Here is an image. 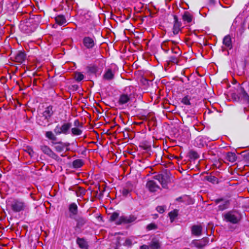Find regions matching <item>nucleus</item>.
Wrapping results in <instances>:
<instances>
[{
	"mask_svg": "<svg viewBox=\"0 0 249 249\" xmlns=\"http://www.w3.org/2000/svg\"><path fill=\"white\" fill-rule=\"evenodd\" d=\"M142 147L144 149L146 150H147L150 148V146H147V145L142 146Z\"/></svg>",
	"mask_w": 249,
	"mask_h": 249,
	"instance_id": "3c124183",
	"label": "nucleus"
},
{
	"mask_svg": "<svg viewBox=\"0 0 249 249\" xmlns=\"http://www.w3.org/2000/svg\"><path fill=\"white\" fill-rule=\"evenodd\" d=\"M54 111L53 110V107L52 106H49L45 108V110L43 111L42 115L44 119L48 123L51 117L53 114Z\"/></svg>",
	"mask_w": 249,
	"mask_h": 249,
	"instance_id": "f8f14e48",
	"label": "nucleus"
},
{
	"mask_svg": "<svg viewBox=\"0 0 249 249\" xmlns=\"http://www.w3.org/2000/svg\"><path fill=\"white\" fill-rule=\"evenodd\" d=\"M156 210L160 213H162L165 211L164 207L162 206H158L156 208Z\"/></svg>",
	"mask_w": 249,
	"mask_h": 249,
	"instance_id": "c03bdc74",
	"label": "nucleus"
},
{
	"mask_svg": "<svg viewBox=\"0 0 249 249\" xmlns=\"http://www.w3.org/2000/svg\"><path fill=\"white\" fill-rule=\"evenodd\" d=\"M83 44L86 48L89 50L93 49L96 44L94 38L89 36H85L83 38Z\"/></svg>",
	"mask_w": 249,
	"mask_h": 249,
	"instance_id": "1a4fd4ad",
	"label": "nucleus"
},
{
	"mask_svg": "<svg viewBox=\"0 0 249 249\" xmlns=\"http://www.w3.org/2000/svg\"><path fill=\"white\" fill-rule=\"evenodd\" d=\"M216 204H220L218 206V210L219 211H223L228 209L230 205V201L224 198H218L214 200Z\"/></svg>",
	"mask_w": 249,
	"mask_h": 249,
	"instance_id": "6e6552de",
	"label": "nucleus"
},
{
	"mask_svg": "<svg viewBox=\"0 0 249 249\" xmlns=\"http://www.w3.org/2000/svg\"><path fill=\"white\" fill-rule=\"evenodd\" d=\"M125 243L126 245H131V242L130 241V240L129 239H126L125 241Z\"/></svg>",
	"mask_w": 249,
	"mask_h": 249,
	"instance_id": "8fccbe9b",
	"label": "nucleus"
},
{
	"mask_svg": "<svg viewBox=\"0 0 249 249\" xmlns=\"http://www.w3.org/2000/svg\"><path fill=\"white\" fill-rule=\"evenodd\" d=\"M7 205L15 213L24 211L27 207L26 203L20 198H11L8 200Z\"/></svg>",
	"mask_w": 249,
	"mask_h": 249,
	"instance_id": "f03ea898",
	"label": "nucleus"
},
{
	"mask_svg": "<svg viewBox=\"0 0 249 249\" xmlns=\"http://www.w3.org/2000/svg\"><path fill=\"white\" fill-rule=\"evenodd\" d=\"M61 156L63 157H65V155H63V154H61Z\"/></svg>",
	"mask_w": 249,
	"mask_h": 249,
	"instance_id": "603ef678",
	"label": "nucleus"
},
{
	"mask_svg": "<svg viewBox=\"0 0 249 249\" xmlns=\"http://www.w3.org/2000/svg\"><path fill=\"white\" fill-rule=\"evenodd\" d=\"M160 182L161 184L162 187L166 188L167 186V181L166 179V177L165 176H163V178L161 180Z\"/></svg>",
	"mask_w": 249,
	"mask_h": 249,
	"instance_id": "37998d69",
	"label": "nucleus"
},
{
	"mask_svg": "<svg viewBox=\"0 0 249 249\" xmlns=\"http://www.w3.org/2000/svg\"><path fill=\"white\" fill-rule=\"evenodd\" d=\"M40 149L42 151V152L49 156L50 158L57 160L59 161L60 160V158L48 146L44 145L40 146Z\"/></svg>",
	"mask_w": 249,
	"mask_h": 249,
	"instance_id": "0eeeda50",
	"label": "nucleus"
},
{
	"mask_svg": "<svg viewBox=\"0 0 249 249\" xmlns=\"http://www.w3.org/2000/svg\"><path fill=\"white\" fill-rule=\"evenodd\" d=\"M73 191L75 192L77 196L81 197H83L85 195L86 192V190L80 186L76 187L75 190H73Z\"/></svg>",
	"mask_w": 249,
	"mask_h": 249,
	"instance_id": "b1692460",
	"label": "nucleus"
},
{
	"mask_svg": "<svg viewBox=\"0 0 249 249\" xmlns=\"http://www.w3.org/2000/svg\"><path fill=\"white\" fill-rule=\"evenodd\" d=\"M26 56L24 52L18 51L14 56V60L19 64H21L25 61Z\"/></svg>",
	"mask_w": 249,
	"mask_h": 249,
	"instance_id": "2eb2a0df",
	"label": "nucleus"
},
{
	"mask_svg": "<svg viewBox=\"0 0 249 249\" xmlns=\"http://www.w3.org/2000/svg\"><path fill=\"white\" fill-rule=\"evenodd\" d=\"M191 231L193 234L199 236L202 233V227L199 225H194L192 227Z\"/></svg>",
	"mask_w": 249,
	"mask_h": 249,
	"instance_id": "5701e85b",
	"label": "nucleus"
},
{
	"mask_svg": "<svg viewBox=\"0 0 249 249\" xmlns=\"http://www.w3.org/2000/svg\"><path fill=\"white\" fill-rule=\"evenodd\" d=\"M87 72L89 74L95 75L97 76V73L98 71V67L95 65H89L87 67Z\"/></svg>",
	"mask_w": 249,
	"mask_h": 249,
	"instance_id": "aec40b11",
	"label": "nucleus"
},
{
	"mask_svg": "<svg viewBox=\"0 0 249 249\" xmlns=\"http://www.w3.org/2000/svg\"><path fill=\"white\" fill-rule=\"evenodd\" d=\"M73 125L74 127L82 128L83 127V124L77 119L74 121Z\"/></svg>",
	"mask_w": 249,
	"mask_h": 249,
	"instance_id": "58836bf2",
	"label": "nucleus"
},
{
	"mask_svg": "<svg viewBox=\"0 0 249 249\" xmlns=\"http://www.w3.org/2000/svg\"><path fill=\"white\" fill-rule=\"evenodd\" d=\"M179 56L177 55L170 56L168 57V59L167 60V62L169 65L171 64H178V58Z\"/></svg>",
	"mask_w": 249,
	"mask_h": 249,
	"instance_id": "cd10ccee",
	"label": "nucleus"
},
{
	"mask_svg": "<svg viewBox=\"0 0 249 249\" xmlns=\"http://www.w3.org/2000/svg\"><path fill=\"white\" fill-rule=\"evenodd\" d=\"M149 246L146 245H142L140 247V249H149Z\"/></svg>",
	"mask_w": 249,
	"mask_h": 249,
	"instance_id": "de8ad7c7",
	"label": "nucleus"
},
{
	"mask_svg": "<svg viewBox=\"0 0 249 249\" xmlns=\"http://www.w3.org/2000/svg\"><path fill=\"white\" fill-rule=\"evenodd\" d=\"M172 52L176 54V55L180 56L181 53L178 47H175L172 49Z\"/></svg>",
	"mask_w": 249,
	"mask_h": 249,
	"instance_id": "79ce46f5",
	"label": "nucleus"
},
{
	"mask_svg": "<svg viewBox=\"0 0 249 249\" xmlns=\"http://www.w3.org/2000/svg\"><path fill=\"white\" fill-rule=\"evenodd\" d=\"M205 179L213 183H214V182H215L217 179V178L215 176L211 175L205 177Z\"/></svg>",
	"mask_w": 249,
	"mask_h": 249,
	"instance_id": "e433bc0d",
	"label": "nucleus"
},
{
	"mask_svg": "<svg viewBox=\"0 0 249 249\" xmlns=\"http://www.w3.org/2000/svg\"><path fill=\"white\" fill-rule=\"evenodd\" d=\"M119 216V213L117 212H114L110 216V219L112 221H115Z\"/></svg>",
	"mask_w": 249,
	"mask_h": 249,
	"instance_id": "a19ab883",
	"label": "nucleus"
},
{
	"mask_svg": "<svg viewBox=\"0 0 249 249\" xmlns=\"http://www.w3.org/2000/svg\"><path fill=\"white\" fill-rule=\"evenodd\" d=\"M158 228L157 226L154 223L148 224L146 227V229L148 231L156 230Z\"/></svg>",
	"mask_w": 249,
	"mask_h": 249,
	"instance_id": "ea45409f",
	"label": "nucleus"
},
{
	"mask_svg": "<svg viewBox=\"0 0 249 249\" xmlns=\"http://www.w3.org/2000/svg\"><path fill=\"white\" fill-rule=\"evenodd\" d=\"M164 175L162 174H158L154 176V178L158 180L159 182L163 178Z\"/></svg>",
	"mask_w": 249,
	"mask_h": 249,
	"instance_id": "49530a36",
	"label": "nucleus"
},
{
	"mask_svg": "<svg viewBox=\"0 0 249 249\" xmlns=\"http://www.w3.org/2000/svg\"><path fill=\"white\" fill-rule=\"evenodd\" d=\"M169 216L170 217L171 221H173L176 217L178 216V212L176 210H174L173 211L170 212L168 213Z\"/></svg>",
	"mask_w": 249,
	"mask_h": 249,
	"instance_id": "4c0bfd02",
	"label": "nucleus"
},
{
	"mask_svg": "<svg viewBox=\"0 0 249 249\" xmlns=\"http://www.w3.org/2000/svg\"><path fill=\"white\" fill-rule=\"evenodd\" d=\"M196 142L197 146L199 147H204L206 144V142L201 137H198L196 139Z\"/></svg>",
	"mask_w": 249,
	"mask_h": 249,
	"instance_id": "473e14b6",
	"label": "nucleus"
},
{
	"mask_svg": "<svg viewBox=\"0 0 249 249\" xmlns=\"http://www.w3.org/2000/svg\"><path fill=\"white\" fill-rule=\"evenodd\" d=\"M130 100V97L127 94H123L120 95L118 103L120 105H123L127 103Z\"/></svg>",
	"mask_w": 249,
	"mask_h": 249,
	"instance_id": "393cba45",
	"label": "nucleus"
},
{
	"mask_svg": "<svg viewBox=\"0 0 249 249\" xmlns=\"http://www.w3.org/2000/svg\"><path fill=\"white\" fill-rule=\"evenodd\" d=\"M190 99L191 97L189 95H186L182 99L181 102L185 105H190Z\"/></svg>",
	"mask_w": 249,
	"mask_h": 249,
	"instance_id": "c9c22d12",
	"label": "nucleus"
},
{
	"mask_svg": "<svg viewBox=\"0 0 249 249\" xmlns=\"http://www.w3.org/2000/svg\"><path fill=\"white\" fill-rule=\"evenodd\" d=\"M71 123L70 122H65L61 124H58L55 127L53 131L56 135L63 134L67 135L70 134Z\"/></svg>",
	"mask_w": 249,
	"mask_h": 249,
	"instance_id": "7ed1b4c3",
	"label": "nucleus"
},
{
	"mask_svg": "<svg viewBox=\"0 0 249 249\" xmlns=\"http://www.w3.org/2000/svg\"><path fill=\"white\" fill-rule=\"evenodd\" d=\"M146 186L151 192H156L160 189L159 186L154 180L148 181L146 183Z\"/></svg>",
	"mask_w": 249,
	"mask_h": 249,
	"instance_id": "dca6fc26",
	"label": "nucleus"
},
{
	"mask_svg": "<svg viewBox=\"0 0 249 249\" xmlns=\"http://www.w3.org/2000/svg\"><path fill=\"white\" fill-rule=\"evenodd\" d=\"M52 144V145H54V148L57 152H62L65 149L66 150V151H69L70 150L69 147L70 145V143L69 142H64L61 141L57 142L56 141Z\"/></svg>",
	"mask_w": 249,
	"mask_h": 249,
	"instance_id": "39448f33",
	"label": "nucleus"
},
{
	"mask_svg": "<svg viewBox=\"0 0 249 249\" xmlns=\"http://www.w3.org/2000/svg\"><path fill=\"white\" fill-rule=\"evenodd\" d=\"M55 20L56 23L59 25H63L67 22L65 17L61 15L56 16L55 18Z\"/></svg>",
	"mask_w": 249,
	"mask_h": 249,
	"instance_id": "a878e982",
	"label": "nucleus"
},
{
	"mask_svg": "<svg viewBox=\"0 0 249 249\" xmlns=\"http://www.w3.org/2000/svg\"><path fill=\"white\" fill-rule=\"evenodd\" d=\"M248 119L249 120V116H248Z\"/></svg>",
	"mask_w": 249,
	"mask_h": 249,
	"instance_id": "864d4df0",
	"label": "nucleus"
},
{
	"mask_svg": "<svg viewBox=\"0 0 249 249\" xmlns=\"http://www.w3.org/2000/svg\"><path fill=\"white\" fill-rule=\"evenodd\" d=\"M118 249V248H115V249Z\"/></svg>",
	"mask_w": 249,
	"mask_h": 249,
	"instance_id": "5fc2aeb1",
	"label": "nucleus"
},
{
	"mask_svg": "<svg viewBox=\"0 0 249 249\" xmlns=\"http://www.w3.org/2000/svg\"><path fill=\"white\" fill-rule=\"evenodd\" d=\"M149 247L152 249H159L160 248V245L158 241L152 240Z\"/></svg>",
	"mask_w": 249,
	"mask_h": 249,
	"instance_id": "f704fd0d",
	"label": "nucleus"
},
{
	"mask_svg": "<svg viewBox=\"0 0 249 249\" xmlns=\"http://www.w3.org/2000/svg\"><path fill=\"white\" fill-rule=\"evenodd\" d=\"M133 187L130 182H127L126 186L122 190V193L124 196H127L132 190Z\"/></svg>",
	"mask_w": 249,
	"mask_h": 249,
	"instance_id": "6ab92c4d",
	"label": "nucleus"
},
{
	"mask_svg": "<svg viewBox=\"0 0 249 249\" xmlns=\"http://www.w3.org/2000/svg\"><path fill=\"white\" fill-rule=\"evenodd\" d=\"M69 211L70 212L69 217L73 219L78 213V207L75 203H72L70 204L69 207Z\"/></svg>",
	"mask_w": 249,
	"mask_h": 249,
	"instance_id": "4468645a",
	"label": "nucleus"
},
{
	"mask_svg": "<svg viewBox=\"0 0 249 249\" xmlns=\"http://www.w3.org/2000/svg\"><path fill=\"white\" fill-rule=\"evenodd\" d=\"M74 78L77 82H80L84 79L85 76L81 72L75 71L73 73Z\"/></svg>",
	"mask_w": 249,
	"mask_h": 249,
	"instance_id": "7c9ffc66",
	"label": "nucleus"
},
{
	"mask_svg": "<svg viewBox=\"0 0 249 249\" xmlns=\"http://www.w3.org/2000/svg\"><path fill=\"white\" fill-rule=\"evenodd\" d=\"M176 201L182 202L183 201V197L181 196L178 197L177 198H176Z\"/></svg>",
	"mask_w": 249,
	"mask_h": 249,
	"instance_id": "09e8293b",
	"label": "nucleus"
},
{
	"mask_svg": "<svg viewBox=\"0 0 249 249\" xmlns=\"http://www.w3.org/2000/svg\"><path fill=\"white\" fill-rule=\"evenodd\" d=\"M136 219L137 216L133 214L126 216L123 215L119 218L118 220L116 222V224L119 225L122 224H129L134 222Z\"/></svg>",
	"mask_w": 249,
	"mask_h": 249,
	"instance_id": "423d86ee",
	"label": "nucleus"
},
{
	"mask_svg": "<svg viewBox=\"0 0 249 249\" xmlns=\"http://www.w3.org/2000/svg\"><path fill=\"white\" fill-rule=\"evenodd\" d=\"M224 220L232 224H237L240 220L239 214L236 211H229L224 215Z\"/></svg>",
	"mask_w": 249,
	"mask_h": 249,
	"instance_id": "20e7f679",
	"label": "nucleus"
},
{
	"mask_svg": "<svg viewBox=\"0 0 249 249\" xmlns=\"http://www.w3.org/2000/svg\"><path fill=\"white\" fill-rule=\"evenodd\" d=\"M193 16L188 11H185L182 16L183 21L187 23H190L192 21Z\"/></svg>",
	"mask_w": 249,
	"mask_h": 249,
	"instance_id": "412c9836",
	"label": "nucleus"
},
{
	"mask_svg": "<svg viewBox=\"0 0 249 249\" xmlns=\"http://www.w3.org/2000/svg\"><path fill=\"white\" fill-rule=\"evenodd\" d=\"M73 219L76 222V225L75 228V230L80 229L87 222V219L82 216H77Z\"/></svg>",
	"mask_w": 249,
	"mask_h": 249,
	"instance_id": "ddd939ff",
	"label": "nucleus"
},
{
	"mask_svg": "<svg viewBox=\"0 0 249 249\" xmlns=\"http://www.w3.org/2000/svg\"><path fill=\"white\" fill-rule=\"evenodd\" d=\"M114 77V72H113L111 69H108L104 74L103 75V78L107 80H111Z\"/></svg>",
	"mask_w": 249,
	"mask_h": 249,
	"instance_id": "4be33fe9",
	"label": "nucleus"
},
{
	"mask_svg": "<svg viewBox=\"0 0 249 249\" xmlns=\"http://www.w3.org/2000/svg\"><path fill=\"white\" fill-rule=\"evenodd\" d=\"M189 157L191 160H196L199 158V155L194 150H191L189 152Z\"/></svg>",
	"mask_w": 249,
	"mask_h": 249,
	"instance_id": "72a5a7b5",
	"label": "nucleus"
},
{
	"mask_svg": "<svg viewBox=\"0 0 249 249\" xmlns=\"http://www.w3.org/2000/svg\"><path fill=\"white\" fill-rule=\"evenodd\" d=\"M223 44L228 49L231 50L232 48L231 38L230 35H227L224 37Z\"/></svg>",
	"mask_w": 249,
	"mask_h": 249,
	"instance_id": "f3484780",
	"label": "nucleus"
},
{
	"mask_svg": "<svg viewBox=\"0 0 249 249\" xmlns=\"http://www.w3.org/2000/svg\"><path fill=\"white\" fill-rule=\"evenodd\" d=\"M174 25L173 27V33L174 35H176L178 34L179 32L181 31V26L182 24L180 21H179L178 17L177 15H174Z\"/></svg>",
	"mask_w": 249,
	"mask_h": 249,
	"instance_id": "9d476101",
	"label": "nucleus"
},
{
	"mask_svg": "<svg viewBox=\"0 0 249 249\" xmlns=\"http://www.w3.org/2000/svg\"><path fill=\"white\" fill-rule=\"evenodd\" d=\"M81 128H82L74 127L71 128L70 132L71 131L72 135L73 136H79L82 134L83 132Z\"/></svg>",
	"mask_w": 249,
	"mask_h": 249,
	"instance_id": "2f4dec72",
	"label": "nucleus"
},
{
	"mask_svg": "<svg viewBox=\"0 0 249 249\" xmlns=\"http://www.w3.org/2000/svg\"><path fill=\"white\" fill-rule=\"evenodd\" d=\"M76 242L81 249H86L88 247L87 243L83 238H77Z\"/></svg>",
	"mask_w": 249,
	"mask_h": 249,
	"instance_id": "c85d7f7f",
	"label": "nucleus"
},
{
	"mask_svg": "<svg viewBox=\"0 0 249 249\" xmlns=\"http://www.w3.org/2000/svg\"><path fill=\"white\" fill-rule=\"evenodd\" d=\"M232 99L236 102H240L247 106L243 107L244 113L249 111V95L242 85H238L235 91L231 94Z\"/></svg>",
	"mask_w": 249,
	"mask_h": 249,
	"instance_id": "f257e3e1",
	"label": "nucleus"
},
{
	"mask_svg": "<svg viewBox=\"0 0 249 249\" xmlns=\"http://www.w3.org/2000/svg\"><path fill=\"white\" fill-rule=\"evenodd\" d=\"M209 239L206 237L201 240H195L192 242L193 244L197 248L201 249L205 247L209 242Z\"/></svg>",
	"mask_w": 249,
	"mask_h": 249,
	"instance_id": "9b49d317",
	"label": "nucleus"
},
{
	"mask_svg": "<svg viewBox=\"0 0 249 249\" xmlns=\"http://www.w3.org/2000/svg\"><path fill=\"white\" fill-rule=\"evenodd\" d=\"M244 159L248 162H249V151L248 152H244Z\"/></svg>",
	"mask_w": 249,
	"mask_h": 249,
	"instance_id": "a18cd8bd",
	"label": "nucleus"
},
{
	"mask_svg": "<svg viewBox=\"0 0 249 249\" xmlns=\"http://www.w3.org/2000/svg\"><path fill=\"white\" fill-rule=\"evenodd\" d=\"M45 135L46 138L51 141L52 144H53L57 140V138L56 137L57 135L55 134L54 132L53 133L52 131H46Z\"/></svg>",
	"mask_w": 249,
	"mask_h": 249,
	"instance_id": "a211bd4d",
	"label": "nucleus"
},
{
	"mask_svg": "<svg viewBox=\"0 0 249 249\" xmlns=\"http://www.w3.org/2000/svg\"><path fill=\"white\" fill-rule=\"evenodd\" d=\"M84 164V162L82 159H77L73 161L72 166L74 168H79L81 167Z\"/></svg>",
	"mask_w": 249,
	"mask_h": 249,
	"instance_id": "c756f323",
	"label": "nucleus"
},
{
	"mask_svg": "<svg viewBox=\"0 0 249 249\" xmlns=\"http://www.w3.org/2000/svg\"><path fill=\"white\" fill-rule=\"evenodd\" d=\"M226 159L230 162H234L237 159L236 154L233 152H228L226 155Z\"/></svg>",
	"mask_w": 249,
	"mask_h": 249,
	"instance_id": "bb28decb",
	"label": "nucleus"
}]
</instances>
